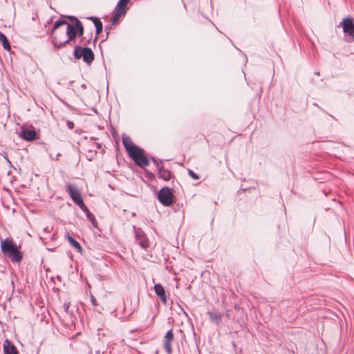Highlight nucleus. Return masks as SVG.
Segmentation results:
<instances>
[{"instance_id": "nucleus-4", "label": "nucleus", "mask_w": 354, "mask_h": 354, "mask_svg": "<svg viewBox=\"0 0 354 354\" xmlns=\"http://www.w3.org/2000/svg\"><path fill=\"white\" fill-rule=\"evenodd\" d=\"M74 57L76 59H83V61L88 65L91 64L94 60V53L88 47H81L76 46L74 49Z\"/></svg>"}, {"instance_id": "nucleus-1", "label": "nucleus", "mask_w": 354, "mask_h": 354, "mask_svg": "<svg viewBox=\"0 0 354 354\" xmlns=\"http://www.w3.org/2000/svg\"><path fill=\"white\" fill-rule=\"evenodd\" d=\"M122 143L129 157L138 166L144 168L149 165L145 150L133 143L129 137H122Z\"/></svg>"}, {"instance_id": "nucleus-21", "label": "nucleus", "mask_w": 354, "mask_h": 354, "mask_svg": "<svg viewBox=\"0 0 354 354\" xmlns=\"http://www.w3.org/2000/svg\"><path fill=\"white\" fill-rule=\"evenodd\" d=\"M87 218L92 223L94 227H97V221L95 218L94 215L91 212H88L86 214Z\"/></svg>"}, {"instance_id": "nucleus-5", "label": "nucleus", "mask_w": 354, "mask_h": 354, "mask_svg": "<svg viewBox=\"0 0 354 354\" xmlns=\"http://www.w3.org/2000/svg\"><path fill=\"white\" fill-rule=\"evenodd\" d=\"M174 194L172 190L167 187H162L158 194V199L164 206L169 207L173 203Z\"/></svg>"}, {"instance_id": "nucleus-8", "label": "nucleus", "mask_w": 354, "mask_h": 354, "mask_svg": "<svg viewBox=\"0 0 354 354\" xmlns=\"http://www.w3.org/2000/svg\"><path fill=\"white\" fill-rule=\"evenodd\" d=\"M19 136L26 141H33L37 139V133L33 128L22 127L19 132Z\"/></svg>"}, {"instance_id": "nucleus-7", "label": "nucleus", "mask_w": 354, "mask_h": 354, "mask_svg": "<svg viewBox=\"0 0 354 354\" xmlns=\"http://www.w3.org/2000/svg\"><path fill=\"white\" fill-rule=\"evenodd\" d=\"M66 191L69 194L71 199L77 205H83V199L81 196L80 192L75 185L68 183L66 185Z\"/></svg>"}, {"instance_id": "nucleus-3", "label": "nucleus", "mask_w": 354, "mask_h": 354, "mask_svg": "<svg viewBox=\"0 0 354 354\" xmlns=\"http://www.w3.org/2000/svg\"><path fill=\"white\" fill-rule=\"evenodd\" d=\"M66 35L68 39L62 41H58L56 37H52V43L55 48L60 49L65 46L67 44H69L71 41L75 40V37H77L75 24H68L66 28Z\"/></svg>"}, {"instance_id": "nucleus-32", "label": "nucleus", "mask_w": 354, "mask_h": 354, "mask_svg": "<svg viewBox=\"0 0 354 354\" xmlns=\"http://www.w3.org/2000/svg\"><path fill=\"white\" fill-rule=\"evenodd\" d=\"M109 29H110V27H109L108 26H106L105 27V30H109Z\"/></svg>"}, {"instance_id": "nucleus-31", "label": "nucleus", "mask_w": 354, "mask_h": 354, "mask_svg": "<svg viewBox=\"0 0 354 354\" xmlns=\"http://www.w3.org/2000/svg\"><path fill=\"white\" fill-rule=\"evenodd\" d=\"M61 154L59 153H58L57 155H56V160L58 159L59 156H60Z\"/></svg>"}, {"instance_id": "nucleus-15", "label": "nucleus", "mask_w": 354, "mask_h": 354, "mask_svg": "<svg viewBox=\"0 0 354 354\" xmlns=\"http://www.w3.org/2000/svg\"><path fill=\"white\" fill-rule=\"evenodd\" d=\"M0 41H1L2 46L5 50L8 51L10 50L11 47L9 41L8 40L6 36L1 32H0Z\"/></svg>"}, {"instance_id": "nucleus-25", "label": "nucleus", "mask_w": 354, "mask_h": 354, "mask_svg": "<svg viewBox=\"0 0 354 354\" xmlns=\"http://www.w3.org/2000/svg\"><path fill=\"white\" fill-rule=\"evenodd\" d=\"M81 209L84 212L86 213V214H87L88 212H90V211L88 210V207L84 205V203H83V205H78Z\"/></svg>"}, {"instance_id": "nucleus-34", "label": "nucleus", "mask_w": 354, "mask_h": 354, "mask_svg": "<svg viewBox=\"0 0 354 354\" xmlns=\"http://www.w3.org/2000/svg\"><path fill=\"white\" fill-rule=\"evenodd\" d=\"M82 87L84 88H86V85L85 84H82Z\"/></svg>"}, {"instance_id": "nucleus-16", "label": "nucleus", "mask_w": 354, "mask_h": 354, "mask_svg": "<svg viewBox=\"0 0 354 354\" xmlns=\"http://www.w3.org/2000/svg\"><path fill=\"white\" fill-rule=\"evenodd\" d=\"M66 237L73 247L77 249L78 252H81L82 247L80 244L75 239L71 236L68 233H67Z\"/></svg>"}, {"instance_id": "nucleus-2", "label": "nucleus", "mask_w": 354, "mask_h": 354, "mask_svg": "<svg viewBox=\"0 0 354 354\" xmlns=\"http://www.w3.org/2000/svg\"><path fill=\"white\" fill-rule=\"evenodd\" d=\"M1 250L2 253L8 257L12 262H20L23 259V255L19 251V247L12 240L6 239L1 243Z\"/></svg>"}, {"instance_id": "nucleus-6", "label": "nucleus", "mask_w": 354, "mask_h": 354, "mask_svg": "<svg viewBox=\"0 0 354 354\" xmlns=\"http://www.w3.org/2000/svg\"><path fill=\"white\" fill-rule=\"evenodd\" d=\"M342 26L348 42L354 41V21L351 17H347L342 21Z\"/></svg>"}, {"instance_id": "nucleus-19", "label": "nucleus", "mask_w": 354, "mask_h": 354, "mask_svg": "<svg viewBox=\"0 0 354 354\" xmlns=\"http://www.w3.org/2000/svg\"><path fill=\"white\" fill-rule=\"evenodd\" d=\"M65 24L68 25L69 24L67 22V21H66L64 19H59L57 21H55V23L53 25V30L51 31V34H53V32H54L55 30L57 29L60 26L65 25Z\"/></svg>"}, {"instance_id": "nucleus-33", "label": "nucleus", "mask_w": 354, "mask_h": 354, "mask_svg": "<svg viewBox=\"0 0 354 354\" xmlns=\"http://www.w3.org/2000/svg\"><path fill=\"white\" fill-rule=\"evenodd\" d=\"M97 148H98V149H100L101 145H100V144H97Z\"/></svg>"}, {"instance_id": "nucleus-14", "label": "nucleus", "mask_w": 354, "mask_h": 354, "mask_svg": "<svg viewBox=\"0 0 354 354\" xmlns=\"http://www.w3.org/2000/svg\"><path fill=\"white\" fill-rule=\"evenodd\" d=\"M128 9L129 8H120L116 6L115 8V15L112 19V23H115L121 16L124 15Z\"/></svg>"}, {"instance_id": "nucleus-9", "label": "nucleus", "mask_w": 354, "mask_h": 354, "mask_svg": "<svg viewBox=\"0 0 354 354\" xmlns=\"http://www.w3.org/2000/svg\"><path fill=\"white\" fill-rule=\"evenodd\" d=\"M134 233L136 241L138 244L143 248H147L149 247V241L146 236V234L143 232V231L140 228H136L133 227Z\"/></svg>"}, {"instance_id": "nucleus-22", "label": "nucleus", "mask_w": 354, "mask_h": 354, "mask_svg": "<svg viewBox=\"0 0 354 354\" xmlns=\"http://www.w3.org/2000/svg\"><path fill=\"white\" fill-rule=\"evenodd\" d=\"M130 0H119L117 6L122 8H128L127 4Z\"/></svg>"}, {"instance_id": "nucleus-28", "label": "nucleus", "mask_w": 354, "mask_h": 354, "mask_svg": "<svg viewBox=\"0 0 354 354\" xmlns=\"http://www.w3.org/2000/svg\"><path fill=\"white\" fill-rule=\"evenodd\" d=\"M64 310L66 313L68 312V308H69V304H64Z\"/></svg>"}, {"instance_id": "nucleus-11", "label": "nucleus", "mask_w": 354, "mask_h": 354, "mask_svg": "<svg viewBox=\"0 0 354 354\" xmlns=\"http://www.w3.org/2000/svg\"><path fill=\"white\" fill-rule=\"evenodd\" d=\"M154 291L156 294L160 297L161 301L167 304V296L164 287L160 283H156L154 286Z\"/></svg>"}, {"instance_id": "nucleus-26", "label": "nucleus", "mask_w": 354, "mask_h": 354, "mask_svg": "<svg viewBox=\"0 0 354 354\" xmlns=\"http://www.w3.org/2000/svg\"><path fill=\"white\" fill-rule=\"evenodd\" d=\"M66 125H67V127L69 129H73L74 128V123L72 121L67 120L66 121Z\"/></svg>"}, {"instance_id": "nucleus-27", "label": "nucleus", "mask_w": 354, "mask_h": 354, "mask_svg": "<svg viewBox=\"0 0 354 354\" xmlns=\"http://www.w3.org/2000/svg\"><path fill=\"white\" fill-rule=\"evenodd\" d=\"M91 303H92L93 306H97V301H96V299H95V297H93V295H91Z\"/></svg>"}, {"instance_id": "nucleus-17", "label": "nucleus", "mask_w": 354, "mask_h": 354, "mask_svg": "<svg viewBox=\"0 0 354 354\" xmlns=\"http://www.w3.org/2000/svg\"><path fill=\"white\" fill-rule=\"evenodd\" d=\"M75 27L76 29L77 36H82L84 34V27L80 20H77V22L75 23Z\"/></svg>"}, {"instance_id": "nucleus-29", "label": "nucleus", "mask_w": 354, "mask_h": 354, "mask_svg": "<svg viewBox=\"0 0 354 354\" xmlns=\"http://www.w3.org/2000/svg\"><path fill=\"white\" fill-rule=\"evenodd\" d=\"M68 18L72 21H75V23L77 22V20H79L75 16H69Z\"/></svg>"}, {"instance_id": "nucleus-13", "label": "nucleus", "mask_w": 354, "mask_h": 354, "mask_svg": "<svg viewBox=\"0 0 354 354\" xmlns=\"http://www.w3.org/2000/svg\"><path fill=\"white\" fill-rule=\"evenodd\" d=\"M4 354H18L16 347L12 344L8 339L3 343Z\"/></svg>"}, {"instance_id": "nucleus-30", "label": "nucleus", "mask_w": 354, "mask_h": 354, "mask_svg": "<svg viewBox=\"0 0 354 354\" xmlns=\"http://www.w3.org/2000/svg\"><path fill=\"white\" fill-rule=\"evenodd\" d=\"M90 41H91V39H88V40H87V41H86V43H85V44H84V45L89 44H90Z\"/></svg>"}, {"instance_id": "nucleus-12", "label": "nucleus", "mask_w": 354, "mask_h": 354, "mask_svg": "<svg viewBox=\"0 0 354 354\" xmlns=\"http://www.w3.org/2000/svg\"><path fill=\"white\" fill-rule=\"evenodd\" d=\"M89 20L92 21L95 26L96 37L95 41L97 39V36L102 32L103 29V25L102 21L96 17H91L88 18Z\"/></svg>"}, {"instance_id": "nucleus-24", "label": "nucleus", "mask_w": 354, "mask_h": 354, "mask_svg": "<svg viewBox=\"0 0 354 354\" xmlns=\"http://www.w3.org/2000/svg\"><path fill=\"white\" fill-rule=\"evenodd\" d=\"M165 339H168V340H170V341H173L174 339V334H173V332L171 330H169L165 335Z\"/></svg>"}, {"instance_id": "nucleus-18", "label": "nucleus", "mask_w": 354, "mask_h": 354, "mask_svg": "<svg viewBox=\"0 0 354 354\" xmlns=\"http://www.w3.org/2000/svg\"><path fill=\"white\" fill-rule=\"evenodd\" d=\"M209 318L212 321H214L216 324H219L221 321V315L218 313L211 312L208 313Z\"/></svg>"}, {"instance_id": "nucleus-23", "label": "nucleus", "mask_w": 354, "mask_h": 354, "mask_svg": "<svg viewBox=\"0 0 354 354\" xmlns=\"http://www.w3.org/2000/svg\"><path fill=\"white\" fill-rule=\"evenodd\" d=\"M189 176L194 180H198L200 178L199 176L196 174L194 171L192 169H188L187 171Z\"/></svg>"}, {"instance_id": "nucleus-10", "label": "nucleus", "mask_w": 354, "mask_h": 354, "mask_svg": "<svg viewBox=\"0 0 354 354\" xmlns=\"http://www.w3.org/2000/svg\"><path fill=\"white\" fill-rule=\"evenodd\" d=\"M151 160L156 165V167L158 170V177L165 181L170 180L171 176V171L165 169L154 158L151 157Z\"/></svg>"}, {"instance_id": "nucleus-20", "label": "nucleus", "mask_w": 354, "mask_h": 354, "mask_svg": "<svg viewBox=\"0 0 354 354\" xmlns=\"http://www.w3.org/2000/svg\"><path fill=\"white\" fill-rule=\"evenodd\" d=\"M164 348L167 353L171 354L172 352V348H171V341L165 339L164 342Z\"/></svg>"}]
</instances>
